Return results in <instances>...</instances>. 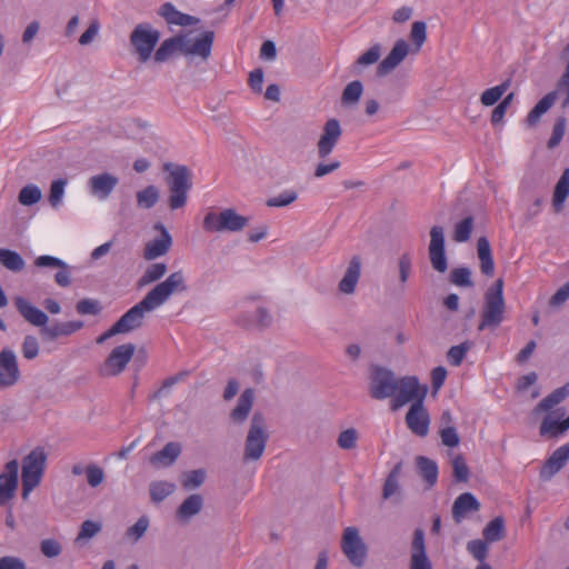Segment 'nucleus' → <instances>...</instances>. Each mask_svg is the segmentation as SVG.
Returning a JSON list of instances; mask_svg holds the SVG:
<instances>
[{
	"label": "nucleus",
	"instance_id": "nucleus-1",
	"mask_svg": "<svg viewBox=\"0 0 569 569\" xmlns=\"http://www.w3.org/2000/svg\"><path fill=\"white\" fill-rule=\"evenodd\" d=\"M186 290L183 272L181 270L172 272L163 281L156 284L141 301L123 313L110 329L100 335L97 338V343L101 345L116 335L129 333L141 328L147 313L160 308L173 293Z\"/></svg>",
	"mask_w": 569,
	"mask_h": 569
},
{
	"label": "nucleus",
	"instance_id": "nucleus-2",
	"mask_svg": "<svg viewBox=\"0 0 569 569\" xmlns=\"http://www.w3.org/2000/svg\"><path fill=\"white\" fill-rule=\"evenodd\" d=\"M569 396V382L555 389L545 397L533 409V413L547 412L541 421L539 433L546 439H558L569 430V423L565 417V409L551 410Z\"/></svg>",
	"mask_w": 569,
	"mask_h": 569
},
{
	"label": "nucleus",
	"instance_id": "nucleus-3",
	"mask_svg": "<svg viewBox=\"0 0 569 569\" xmlns=\"http://www.w3.org/2000/svg\"><path fill=\"white\" fill-rule=\"evenodd\" d=\"M47 453L43 448L37 447L22 460L21 497L27 500L30 493L41 483L47 466Z\"/></svg>",
	"mask_w": 569,
	"mask_h": 569
},
{
	"label": "nucleus",
	"instance_id": "nucleus-4",
	"mask_svg": "<svg viewBox=\"0 0 569 569\" xmlns=\"http://www.w3.org/2000/svg\"><path fill=\"white\" fill-rule=\"evenodd\" d=\"M249 219L239 214L232 208L220 211L209 210L202 221V228L208 233L240 232L248 224Z\"/></svg>",
	"mask_w": 569,
	"mask_h": 569
},
{
	"label": "nucleus",
	"instance_id": "nucleus-5",
	"mask_svg": "<svg viewBox=\"0 0 569 569\" xmlns=\"http://www.w3.org/2000/svg\"><path fill=\"white\" fill-rule=\"evenodd\" d=\"M503 281L498 279L485 295V305L481 311V321L478 330L496 329L503 321L505 313Z\"/></svg>",
	"mask_w": 569,
	"mask_h": 569
},
{
	"label": "nucleus",
	"instance_id": "nucleus-6",
	"mask_svg": "<svg viewBox=\"0 0 569 569\" xmlns=\"http://www.w3.org/2000/svg\"><path fill=\"white\" fill-rule=\"evenodd\" d=\"M169 171L168 187L170 190L169 206L172 210L182 208L188 199V191L191 188L190 172L184 166L164 164Z\"/></svg>",
	"mask_w": 569,
	"mask_h": 569
},
{
	"label": "nucleus",
	"instance_id": "nucleus-7",
	"mask_svg": "<svg viewBox=\"0 0 569 569\" xmlns=\"http://www.w3.org/2000/svg\"><path fill=\"white\" fill-rule=\"evenodd\" d=\"M269 435L264 417L260 412H256L250 422L244 442L243 460L256 461L259 460L266 449Z\"/></svg>",
	"mask_w": 569,
	"mask_h": 569
},
{
	"label": "nucleus",
	"instance_id": "nucleus-8",
	"mask_svg": "<svg viewBox=\"0 0 569 569\" xmlns=\"http://www.w3.org/2000/svg\"><path fill=\"white\" fill-rule=\"evenodd\" d=\"M160 39L158 30L149 23L138 24L130 34V42L140 62H147Z\"/></svg>",
	"mask_w": 569,
	"mask_h": 569
},
{
	"label": "nucleus",
	"instance_id": "nucleus-9",
	"mask_svg": "<svg viewBox=\"0 0 569 569\" xmlns=\"http://www.w3.org/2000/svg\"><path fill=\"white\" fill-rule=\"evenodd\" d=\"M341 550L355 567H362L365 565L368 549L358 528H345L341 537Z\"/></svg>",
	"mask_w": 569,
	"mask_h": 569
},
{
	"label": "nucleus",
	"instance_id": "nucleus-10",
	"mask_svg": "<svg viewBox=\"0 0 569 569\" xmlns=\"http://www.w3.org/2000/svg\"><path fill=\"white\" fill-rule=\"evenodd\" d=\"M134 351L136 347L132 343L116 347L99 367L100 376L114 377L120 375L132 359Z\"/></svg>",
	"mask_w": 569,
	"mask_h": 569
},
{
	"label": "nucleus",
	"instance_id": "nucleus-11",
	"mask_svg": "<svg viewBox=\"0 0 569 569\" xmlns=\"http://www.w3.org/2000/svg\"><path fill=\"white\" fill-rule=\"evenodd\" d=\"M426 395L427 388L420 386L416 377H403L397 380V392L393 395L392 409L396 410L410 401L422 402Z\"/></svg>",
	"mask_w": 569,
	"mask_h": 569
},
{
	"label": "nucleus",
	"instance_id": "nucleus-12",
	"mask_svg": "<svg viewBox=\"0 0 569 569\" xmlns=\"http://www.w3.org/2000/svg\"><path fill=\"white\" fill-rule=\"evenodd\" d=\"M397 392V379L392 371L376 367L371 373L370 395L372 398L382 400L392 397Z\"/></svg>",
	"mask_w": 569,
	"mask_h": 569
},
{
	"label": "nucleus",
	"instance_id": "nucleus-13",
	"mask_svg": "<svg viewBox=\"0 0 569 569\" xmlns=\"http://www.w3.org/2000/svg\"><path fill=\"white\" fill-rule=\"evenodd\" d=\"M21 379L18 357L12 349L3 348L0 351V390L14 387Z\"/></svg>",
	"mask_w": 569,
	"mask_h": 569
},
{
	"label": "nucleus",
	"instance_id": "nucleus-14",
	"mask_svg": "<svg viewBox=\"0 0 569 569\" xmlns=\"http://www.w3.org/2000/svg\"><path fill=\"white\" fill-rule=\"evenodd\" d=\"M429 258L431 266L438 272H446L448 269L445 252V231L440 226H433L430 230Z\"/></svg>",
	"mask_w": 569,
	"mask_h": 569
},
{
	"label": "nucleus",
	"instance_id": "nucleus-15",
	"mask_svg": "<svg viewBox=\"0 0 569 569\" xmlns=\"http://www.w3.org/2000/svg\"><path fill=\"white\" fill-rule=\"evenodd\" d=\"M342 136L340 122L337 119L326 121L320 138L317 142L319 158H327L335 149Z\"/></svg>",
	"mask_w": 569,
	"mask_h": 569
},
{
	"label": "nucleus",
	"instance_id": "nucleus-16",
	"mask_svg": "<svg viewBox=\"0 0 569 569\" xmlns=\"http://www.w3.org/2000/svg\"><path fill=\"white\" fill-rule=\"evenodd\" d=\"M19 463L16 459L6 463L0 473V507L8 503L16 495L18 488Z\"/></svg>",
	"mask_w": 569,
	"mask_h": 569
},
{
	"label": "nucleus",
	"instance_id": "nucleus-17",
	"mask_svg": "<svg viewBox=\"0 0 569 569\" xmlns=\"http://www.w3.org/2000/svg\"><path fill=\"white\" fill-rule=\"evenodd\" d=\"M406 423L410 431L418 437H426L429 432L430 417L423 401L413 402L406 415Z\"/></svg>",
	"mask_w": 569,
	"mask_h": 569
},
{
	"label": "nucleus",
	"instance_id": "nucleus-18",
	"mask_svg": "<svg viewBox=\"0 0 569 569\" xmlns=\"http://www.w3.org/2000/svg\"><path fill=\"white\" fill-rule=\"evenodd\" d=\"M118 183V177L109 172H102L89 178L88 188L91 196L100 201H104L110 197Z\"/></svg>",
	"mask_w": 569,
	"mask_h": 569
},
{
	"label": "nucleus",
	"instance_id": "nucleus-19",
	"mask_svg": "<svg viewBox=\"0 0 569 569\" xmlns=\"http://www.w3.org/2000/svg\"><path fill=\"white\" fill-rule=\"evenodd\" d=\"M182 53L184 56H198L207 60L211 54L212 43L214 39L213 31H204L196 40H191L188 36H182Z\"/></svg>",
	"mask_w": 569,
	"mask_h": 569
},
{
	"label": "nucleus",
	"instance_id": "nucleus-20",
	"mask_svg": "<svg viewBox=\"0 0 569 569\" xmlns=\"http://www.w3.org/2000/svg\"><path fill=\"white\" fill-rule=\"evenodd\" d=\"M408 53L409 44L402 39L397 40L387 57L378 64V76L389 74L406 59Z\"/></svg>",
	"mask_w": 569,
	"mask_h": 569
},
{
	"label": "nucleus",
	"instance_id": "nucleus-21",
	"mask_svg": "<svg viewBox=\"0 0 569 569\" xmlns=\"http://www.w3.org/2000/svg\"><path fill=\"white\" fill-rule=\"evenodd\" d=\"M83 328V322L80 320L53 322L48 323L44 328L40 329V335L43 341H54L60 337H68Z\"/></svg>",
	"mask_w": 569,
	"mask_h": 569
},
{
	"label": "nucleus",
	"instance_id": "nucleus-22",
	"mask_svg": "<svg viewBox=\"0 0 569 569\" xmlns=\"http://www.w3.org/2000/svg\"><path fill=\"white\" fill-rule=\"evenodd\" d=\"M14 306L22 318L32 326L40 327L41 329L46 327L49 321V317L39 308L30 303L23 297H16Z\"/></svg>",
	"mask_w": 569,
	"mask_h": 569
},
{
	"label": "nucleus",
	"instance_id": "nucleus-23",
	"mask_svg": "<svg viewBox=\"0 0 569 569\" xmlns=\"http://www.w3.org/2000/svg\"><path fill=\"white\" fill-rule=\"evenodd\" d=\"M154 228L160 230L161 236L146 244L143 253L146 260H154L164 256L172 244V238L163 224L158 223Z\"/></svg>",
	"mask_w": 569,
	"mask_h": 569
},
{
	"label": "nucleus",
	"instance_id": "nucleus-24",
	"mask_svg": "<svg viewBox=\"0 0 569 569\" xmlns=\"http://www.w3.org/2000/svg\"><path fill=\"white\" fill-rule=\"evenodd\" d=\"M569 460V441L553 451L540 470L543 480H550Z\"/></svg>",
	"mask_w": 569,
	"mask_h": 569
},
{
	"label": "nucleus",
	"instance_id": "nucleus-25",
	"mask_svg": "<svg viewBox=\"0 0 569 569\" xmlns=\"http://www.w3.org/2000/svg\"><path fill=\"white\" fill-rule=\"evenodd\" d=\"M360 274L361 259L359 256H353L349 261L346 272L338 284L339 291L343 295H352L360 279Z\"/></svg>",
	"mask_w": 569,
	"mask_h": 569
},
{
	"label": "nucleus",
	"instance_id": "nucleus-26",
	"mask_svg": "<svg viewBox=\"0 0 569 569\" xmlns=\"http://www.w3.org/2000/svg\"><path fill=\"white\" fill-rule=\"evenodd\" d=\"M159 14L169 23V24H176V26H181V27H187V26H193V24H197L199 22V19L193 17V16H190V14H187V13H183V12H180L179 10H177V8L170 3V2H166L163 3L161 7H160V10H159Z\"/></svg>",
	"mask_w": 569,
	"mask_h": 569
},
{
	"label": "nucleus",
	"instance_id": "nucleus-27",
	"mask_svg": "<svg viewBox=\"0 0 569 569\" xmlns=\"http://www.w3.org/2000/svg\"><path fill=\"white\" fill-rule=\"evenodd\" d=\"M480 508V503L476 499V497L470 492L461 493L453 502L452 506V517L457 523L461 522L462 519L469 512L478 511Z\"/></svg>",
	"mask_w": 569,
	"mask_h": 569
},
{
	"label": "nucleus",
	"instance_id": "nucleus-28",
	"mask_svg": "<svg viewBox=\"0 0 569 569\" xmlns=\"http://www.w3.org/2000/svg\"><path fill=\"white\" fill-rule=\"evenodd\" d=\"M180 452L181 446L178 442H168L150 457V463L156 468L169 467L178 459Z\"/></svg>",
	"mask_w": 569,
	"mask_h": 569
},
{
	"label": "nucleus",
	"instance_id": "nucleus-29",
	"mask_svg": "<svg viewBox=\"0 0 569 569\" xmlns=\"http://www.w3.org/2000/svg\"><path fill=\"white\" fill-rule=\"evenodd\" d=\"M254 401V392L248 388L240 395L237 406L230 413L231 419L237 423H242L248 418Z\"/></svg>",
	"mask_w": 569,
	"mask_h": 569
},
{
	"label": "nucleus",
	"instance_id": "nucleus-30",
	"mask_svg": "<svg viewBox=\"0 0 569 569\" xmlns=\"http://www.w3.org/2000/svg\"><path fill=\"white\" fill-rule=\"evenodd\" d=\"M477 249L481 272L486 276H492L495 271V263L488 239L485 237L479 238Z\"/></svg>",
	"mask_w": 569,
	"mask_h": 569
},
{
	"label": "nucleus",
	"instance_id": "nucleus-31",
	"mask_svg": "<svg viewBox=\"0 0 569 569\" xmlns=\"http://www.w3.org/2000/svg\"><path fill=\"white\" fill-rule=\"evenodd\" d=\"M569 196V168L565 169L560 179L556 183L552 207L556 212H560L563 209L565 201Z\"/></svg>",
	"mask_w": 569,
	"mask_h": 569
},
{
	"label": "nucleus",
	"instance_id": "nucleus-32",
	"mask_svg": "<svg viewBox=\"0 0 569 569\" xmlns=\"http://www.w3.org/2000/svg\"><path fill=\"white\" fill-rule=\"evenodd\" d=\"M557 91L547 93L528 113L527 123L532 127L538 123L542 114H545L556 102Z\"/></svg>",
	"mask_w": 569,
	"mask_h": 569
},
{
	"label": "nucleus",
	"instance_id": "nucleus-33",
	"mask_svg": "<svg viewBox=\"0 0 569 569\" xmlns=\"http://www.w3.org/2000/svg\"><path fill=\"white\" fill-rule=\"evenodd\" d=\"M183 37L178 36L166 39L154 52V60L157 62L167 61L174 52H182Z\"/></svg>",
	"mask_w": 569,
	"mask_h": 569
},
{
	"label": "nucleus",
	"instance_id": "nucleus-34",
	"mask_svg": "<svg viewBox=\"0 0 569 569\" xmlns=\"http://www.w3.org/2000/svg\"><path fill=\"white\" fill-rule=\"evenodd\" d=\"M202 498L200 495H191L180 505L177 516L181 520H188L200 512L202 508Z\"/></svg>",
	"mask_w": 569,
	"mask_h": 569
},
{
	"label": "nucleus",
	"instance_id": "nucleus-35",
	"mask_svg": "<svg viewBox=\"0 0 569 569\" xmlns=\"http://www.w3.org/2000/svg\"><path fill=\"white\" fill-rule=\"evenodd\" d=\"M0 264L13 272H20L24 269L26 262L22 257L10 249H0Z\"/></svg>",
	"mask_w": 569,
	"mask_h": 569
},
{
	"label": "nucleus",
	"instance_id": "nucleus-36",
	"mask_svg": "<svg viewBox=\"0 0 569 569\" xmlns=\"http://www.w3.org/2000/svg\"><path fill=\"white\" fill-rule=\"evenodd\" d=\"M174 490L176 485L164 480L152 481L149 487L150 497L153 502H161L173 493Z\"/></svg>",
	"mask_w": 569,
	"mask_h": 569
},
{
	"label": "nucleus",
	"instance_id": "nucleus-37",
	"mask_svg": "<svg viewBox=\"0 0 569 569\" xmlns=\"http://www.w3.org/2000/svg\"><path fill=\"white\" fill-rule=\"evenodd\" d=\"M510 87L509 81H505L498 86L486 89L480 96V102L485 107H491L496 104L502 96L507 92Z\"/></svg>",
	"mask_w": 569,
	"mask_h": 569
},
{
	"label": "nucleus",
	"instance_id": "nucleus-38",
	"mask_svg": "<svg viewBox=\"0 0 569 569\" xmlns=\"http://www.w3.org/2000/svg\"><path fill=\"white\" fill-rule=\"evenodd\" d=\"M417 466L423 479L428 482L429 486H433L437 482L438 478V467L437 463L426 457L417 458Z\"/></svg>",
	"mask_w": 569,
	"mask_h": 569
},
{
	"label": "nucleus",
	"instance_id": "nucleus-39",
	"mask_svg": "<svg viewBox=\"0 0 569 569\" xmlns=\"http://www.w3.org/2000/svg\"><path fill=\"white\" fill-rule=\"evenodd\" d=\"M167 272V266L163 262L150 264L138 281L139 287H144L160 280Z\"/></svg>",
	"mask_w": 569,
	"mask_h": 569
},
{
	"label": "nucleus",
	"instance_id": "nucleus-40",
	"mask_svg": "<svg viewBox=\"0 0 569 569\" xmlns=\"http://www.w3.org/2000/svg\"><path fill=\"white\" fill-rule=\"evenodd\" d=\"M149 526V518L147 516H141L132 526L126 530L124 538L130 543H137L146 535Z\"/></svg>",
	"mask_w": 569,
	"mask_h": 569
},
{
	"label": "nucleus",
	"instance_id": "nucleus-41",
	"mask_svg": "<svg viewBox=\"0 0 569 569\" xmlns=\"http://www.w3.org/2000/svg\"><path fill=\"white\" fill-rule=\"evenodd\" d=\"M503 519L497 517L485 527L482 535L485 540L491 543L501 540L503 538Z\"/></svg>",
	"mask_w": 569,
	"mask_h": 569
},
{
	"label": "nucleus",
	"instance_id": "nucleus-42",
	"mask_svg": "<svg viewBox=\"0 0 569 569\" xmlns=\"http://www.w3.org/2000/svg\"><path fill=\"white\" fill-rule=\"evenodd\" d=\"M67 184V179L62 178L51 182L48 201L52 208L58 209L62 204Z\"/></svg>",
	"mask_w": 569,
	"mask_h": 569
},
{
	"label": "nucleus",
	"instance_id": "nucleus-43",
	"mask_svg": "<svg viewBox=\"0 0 569 569\" xmlns=\"http://www.w3.org/2000/svg\"><path fill=\"white\" fill-rule=\"evenodd\" d=\"M159 200V190L154 186H148L147 188L137 192V204L142 209L152 208Z\"/></svg>",
	"mask_w": 569,
	"mask_h": 569
},
{
	"label": "nucleus",
	"instance_id": "nucleus-44",
	"mask_svg": "<svg viewBox=\"0 0 569 569\" xmlns=\"http://www.w3.org/2000/svg\"><path fill=\"white\" fill-rule=\"evenodd\" d=\"M41 197V189L33 183H29L20 190L18 200L22 206H32L39 202Z\"/></svg>",
	"mask_w": 569,
	"mask_h": 569
},
{
	"label": "nucleus",
	"instance_id": "nucleus-45",
	"mask_svg": "<svg viewBox=\"0 0 569 569\" xmlns=\"http://www.w3.org/2000/svg\"><path fill=\"white\" fill-rule=\"evenodd\" d=\"M472 229H473V219H472V217H467V218L462 219L461 221H459L458 223H456L453 233H452V239L456 242H466L467 240H469Z\"/></svg>",
	"mask_w": 569,
	"mask_h": 569
},
{
	"label": "nucleus",
	"instance_id": "nucleus-46",
	"mask_svg": "<svg viewBox=\"0 0 569 569\" xmlns=\"http://www.w3.org/2000/svg\"><path fill=\"white\" fill-rule=\"evenodd\" d=\"M400 472H401V463H397L385 481L383 490H382V496L385 499H389L391 496H393L398 492V490H399L398 478H399Z\"/></svg>",
	"mask_w": 569,
	"mask_h": 569
},
{
	"label": "nucleus",
	"instance_id": "nucleus-47",
	"mask_svg": "<svg viewBox=\"0 0 569 569\" xmlns=\"http://www.w3.org/2000/svg\"><path fill=\"white\" fill-rule=\"evenodd\" d=\"M363 87L359 80L351 81L348 83L342 92V103L355 104L357 103L362 94Z\"/></svg>",
	"mask_w": 569,
	"mask_h": 569
},
{
	"label": "nucleus",
	"instance_id": "nucleus-48",
	"mask_svg": "<svg viewBox=\"0 0 569 569\" xmlns=\"http://www.w3.org/2000/svg\"><path fill=\"white\" fill-rule=\"evenodd\" d=\"M358 439V431L355 428H348L339 433L337 445L340 449L352 450L357 447Z\"/></svg>",
	"mask_w": 569,
	"mask_h": 569
},
{
	"label": "nucleus",
	"instance_id": "nucleus-49",
	"mask_svg": "<svg viewBox=\"0 0 569 569\" xmlns=\"http://www.w3.org/2000/svg\"><path fill=\"white\" fill-rule=\"evenodd\" d=\"M39 352L40 345L38 338L32 335L26 336L21 343V353L23 358L27 360H33L39 356Z\"/></svg>",
	"mask_w": 569,
	"mask_h": 569
},
{
	"label": "nucleus",
	"instance_id": "nucleus-50",
	"mask_svg": "<svg viewBox=\"0 0 569 569\" xmlns=\"http://www.w3.org/2000/svg\"><path fill=\"white\" fill-rule=\"evenodd\" d=\"M471 349V342L465 341L458 346H453L449 349L447 358L450 365L458 367L461 365L467 352Z\"/></svg>",
	"mask_w": 569,
	"mask_h": 569
},
{
	"label": "nucleus",
	"instance_id": "nucleus-51",
	"mask_svg": "<svg viewBox=\"0 0 569 569\" xmlns=\"http://www.w3.org/2000/svg\"><path fill=\"white\" fill-rule=\"evenodd\" d=\"M488 541L475 539L467 543L468 552L480 563L485 562L488 555Z\"/></svg>",
	"mask_w": 569,
	"mask_h": 569
},
{
	"label": "nucleus",
	"instance_id": "nucleus-52",
	"mask_svg": "<svg viewBox=\"0 0 569 569\" xmlns=\"http://www.w3.org/2000/svg\"><path fill=\"white\" fill-rule=\"evenodd\" d=\"M410 39L416 46L418 52L427 39V26L423 21H415L411 26Z\"/></svg>",
	"mask_w": 569,
	"mask_h": 569
},
{
	"label": "nucleus",
	"instance_id": "nucleus-53",
	"mask_svg": "<svg viewBox=\"0 0 569 569\" xmlns=\"http://www.w3.org/2000/svg\"><path fill=\"white\" fill-rule=\"evenodd\" d=\"M298 198V193L295 190H284L280 192L279 194L269 198L267 200L268 207H287L291 204L293 201H296Z\"/></svg>",
	"mask_w": 569,
	"mask_h": 569
},
{
	"label": "nucleus",
	"instance_id": "nucleus-54",
	"mask_svg": "<svg viewBox=\"0 0 569 569\" xmlns=\"http://www.w3.org/2000/svg\"><path fill=\"white\" fill-rule=\"evenodd\" d=\"M380 56H381V47H380V44L377 43L358 57V59L355 63V68L371 66V64L378 62Z\"/></svg>",
	"mask_w": 569,
	"mask_h": 569
},
{
	"label": "nucleus",
	"instance_id": "nucleus-55",
	"mask_svg": "<svg viewBox=\"0 0 569 569\" xmlns=\"http://www.w3.org/2000/svg\"><path fill=\"white\" fill-rule=\"evenodd\" d=\"M453 477L457 481H467L469 477V468L461 455H456L451 461Z\"/></svg>",
	"mask_w": 569,
	"mask_h": 569
},
{
	"label": "nucleus",
	"instance_id": "nucleus-56",
	"mask_svg": "<svg viewBox=\"0 0 569 569\" xmlns=\"http://www.w3.org/2000/svg\"><path fill=\"white\" fill-rule=\"evenodd\" d=\"M450 281L458 287H472L471 271L468 268H456L450 273Z\"/></svg>",
	"mask_w": 569,
	"mask_h": 569
},
{
	"label": "nucleus",
	"instance_id": "nucleus-57",
	"mask_svg": "<svg viewBox=\"0 0 569 569\" xmlns=\"http://www.w3.org/2000/svg\"><path fill=\"white\" fill-rule=\"evenodd\" d=\"M87 482L90 487L96 488L104 480V471L96 463H89L86 467Z\"/></svg>",
	"mask_w": 569,
	"mask_h": 569
},
{
	"label": "nucleus",
	"instance_id": "nucleus-58",
	"mask_svg": "<svg viewBox=\"0 0 569 569\" xmlns=\"http://www.w3.org/2000/svg\"><path fill=\"white\" fill-rule=\"evenodd\" d=\"M102 529V525L99 521L86 520L82 522L80 531L77 536V540H88L94 537Z\"/></svg>",
	"mask_w": 569,
	"mask_h": 569
},
{
	"label": "nucleus",
	"instance_id": "nucleus-59",
	"mask_svg": "<svg viewBox=\"0 0 569 569\" xmlns=\"http://www.w3.org/2000/svg\"><path fill=\"white\" fill-rule=\"evenodd\" d=\"M206 478V472L202 469L192 470L184 473L182 479V486L186 489H194L200 487Z\"/></svg>",
	"mask_w": 569,
	"mask_h": 569
},
{
	"label": "nucleus",
	"instance_id": "nucleus-60",
	"mask_svg": "<svg viewBox=\"0 0 569 569\" xmlns=\"http://www.w3.org/2000/svg\"><path fill=\"white\" fill-rule=\"evenodd\" d=\"M441 442L446 447L455 448L460 443V437L457 432V429L451 426H447L440 429L439 431Z\"/></svg>",
	"mask_w": 569,
	"mask_h": 569
},
{
	"label": "nucleus",
	"instance_id": "nucleus-61",
	"mask_svg": "<svg viewBox=\"0 0 569 569\" xmlns=\"http://www.w3.org/2000/svg\"><path fill=\"white\" fill-rule=\"evenodd\" d=\"M76 310L79 315H98L101 307L99 301L86 298L77 302Z\"/></svg>",
	"mask_w": 569,
	"mask_h": 569
},
{
	"label": "nucleus",
	"instance_id": "nucleus-62",
	"mask_svg": "<svg viewBox=\"0 0 569 569\" xmlns=\"http://www.w3.org/2000/svg\"><path fill=\"white\" fill-rule=\"evenodd\" d=\"M565 131H566V119L561 117V118L557 119V121L553 126V129H552L551 137L548 140V147L550 149L557 147L561 142V140L565 136Z\"/></svg>",
	"mask_w": 569,
	"mask_h": 569
},
{
	"label": "nucleus",
	"instance_id": "nucleus-63",
	"mask_svg": "<svg viewBox=\"0 0 569 569\" xmlns=\"http://www.w3.org/2000/svg\"><path fill=\"white\" fill-rule=\"evenodd\" d=\"M398 268H399V279L403 287L410 277L411 268H412L411 257L409 253H403L400 256V258L398 260Z\"/></svg>",
	"mask_w": 569,
	"mask_h": 569
},
{
	"label": "nucleus",
	"instance_id": "nucleus-64",
	"mask_svg": "<svg viewBox=\"0 0 569 569\" xmlns=\"http://www.w3.org/2000/svg\"><path fill=\"white\" fill-rule=\"evenodd\" d=\"M40 550L47 558H56L61 553L62 547L54 539H44L40 543Z\"/></svg>",
	"mask_w": 569,
	"mask_h": 569
}]
</instances>
